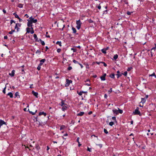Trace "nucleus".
Masks as SVG:
<instances>
[{"label":"nucleus","instance_id":"obj_1","mask_svg":"<svg viewBox=\"0 0 156 156\" xmlns=\"http://www.w3.org/2000/svg\"><path fill=\"white\" fill-rule=\"evenodd\" d=\"M118 110L116 109H114L112 110V112L114 114H115L116 115H117L119 113L122 114L123 113V111L122 110L119 109V108H118Z\"/></svg>","mask_w":156,"mask_h":156},{"label":"nucleus","instance_id":"obj_2","mask_svg":"<svg viewBox=\"0 0 156 156\" xmlns=\"http://www.w3.org/2000/svg\"><path fill=\"white\" fill-rule=\"evenodd\" d=\"M76 24H77V26H76V27L77 29L79 30L80 28V27L81 24V23L80 22V21L79 20H77L76 21Z\"/></svg>","mask_w":156,"mask_h":156},{"label":"nucleus","instance_id":"obj_3","mask_svg":"<svg viewBox=\"0 0 156 156\" xmlns=\"http://www.w3.org/2000/svg\"><path fill=\"white\" fill-rule=\"evenodd\" d=\"M138 109V108L137 107L135 110V111L133 112V113L135 115H141L140 112L139 111Z\"/></svg>","mask_w":156,"mask_h":156},{"label":"nucleus","instance_id":"obj_4","mask_svg":"<svg viewBox=\"0 0 156 156\" xmlns=\"http://www.w3.org/2000/svg\"><path fill=\"white\" fill-rule=\"evenodd\" d=\"M27 21H28V22L27 23V26L28 27H32V22L29 19H28L27 20Z\"/></svg>","mask_w":156,"mask_h":156},{"label":"nucleus","instance_id":"obj_5","mask_svg":"<svg viewBox=\"0 0 156 156\" xmlns=\"http://www.w3.org/2000/svg\"><path fill=\"white\" fill-rule=\"evenodd\" d=\"M66 86H68L70 83H71L72 81L71 80H69L68 79L66 80Z\"/></svg>","mask_w":156,"mask_h":156},{"label":"nucleus","instance_id":"obj_6","mask_svg":"<svg viewBox=\"0 0 156 156\" xmlns=\"http://www.w3.org/2000/svg\"><path fill=\"white\" fill-rule=\"evenodd\" d=\"M6 125V122H5L3 120L0 119V128L3 125Z\"/></svg>","mask_w":156,"mask_h":156},{"label":"nucleus","instance_id":"obj_7","mask_svg":"<svg viewBox=\"0 0 156 156\" xmlns=\"http://www.w3.org/2000/svg\"><path fill=\"white\" fill-rule=\"evenodd\" d=\"M106 74L104 73L103 75L101 76L100 77L101 80H105V76H106Z\"/></svg>","mask_w":156,"mask_h":156},{"label":"nucleus","instance_id":"obj_8","mask_svg":"<svg viewBox=\"0 0 156 156\" xmlns=\"http://www.w3.org/2000/svg\"><path fill=\"white\" fill-rule=\"evenodd\" d=\"M32 94L36 98L37 97L38 95V93L37 92H35L34 90H33L32 92Z\"/></svg>","mask_w":156,"mask_h":156},{"label":"nucleus","instance_id":"obj_9","mask_svg":"<svg viewBox=\"0 0 156 156\" xmlns=\"http://www.w3.org/2000/svg\"><path fill=\"white\" fill-rule=\"evenodd\" d=\"M155 47H154L152 48L151 51V55H152V54L154 53V52H153V51H155V50L156 49V44H155Z\"/></svg>","mask_w":156,"mask_h":156},{"label":"nucleus","instance_id":"obj_10","mask_svg":"<svg viewBox=\"0 0 156 156\" xmlns=\"http://www.w3.org/2000/svg\"><path fill=\"white\" fill-rule=\"evenodd\" d=\"M84 114V112H80L79 113L77 114V116H82Z\"/></svg>","mask_w":156,"mask_h":156},{"label":"nucleus","instance_id":"obj_11","mask_svg":"<svg viewBox=\"0 0 156 156\" xmlns=\"http://www.w3.org/2000/svg\"><path fill=\"white\" fill-rule=\"evenodd\" d=\"M15 70H13L12 71V73H9V75L10 76H13L14 75V73H15Z\"/></svg>","mask_w":156,"mask_h":156},{"label":"nucleus","instance_id":"obj_12","mask_svg":"<svg viewBox=\"0 0 156 156\" xmlns=\"http://www.w3.org/2000/svg\"><path fill=\"white\" fill-rule=\"evenodd\" d=\"M30 21L32 22V23H35L37 22V19H30Z\"/></svg>","mask_w":156,"mask_h":156},{"label":"nucleus","instance_id":"obj_13","mask_svg":"<svg viewBox=\"0 0 156 156\" xmlns=\"http://www.w3.org/2000/svg\"><path fill=\"white\" fill-rule=\"evenodd\" d=\"M44 115V116H45L46 115V113L44 112H40L39 113V115Z\"/></svg>","mask_w":156,"mask_h":156},{"label":"nucleus","instance_id":"obj_14","mask_svg":"<svg viewBox=\"0 0 156 156\" xmlns=\"http://www.w3.org/2000/svg\"><path fill=\"white\" fill-rule=\"evenodd\" d=\"M146 101V99L145 98H141V101L140 102V103H142L143 104H144L145 103Z\"/></svg>","mask_w":156,"mask_h":156},{"label":"nucleus","instance_id":"obj_15","mask_svg":"<svg viewBox=\"0 0 156 156\" xmlns=\"http://www.w3.org/2000/svg\"><path fill=\"white\" fill-rule=\"evenodd\" d=\"M7 95L9 96L11 98H12L13 97V94L11 92L7 94Z\"/></svg>","mask_w":156,"mask_h":156},{"label":"nucleus","instance_id":"obj_16","mask_svg":"<svg viewBox=\"0 0 156 156\" xmlns=\"http://www.w3.org/2000/svg\"><path fill=\"white\" fill-rule=\"evenodd\" d=\"M79 137H77L76 140V141L78 143V146L80 147V146H81V144H80V142L79 141Z\"/></svg>","mask_w":156,"mask_h":156},{"label":"nucleus","instance_id":"obj_17","mask_svg":"<svg viewBox=\"0 0 156 156\" xmlns=\"http://www.w3.org/2000/svg\"><path fill=\"white\" fill-rule=\"evenodd\" d=\"M13 15L15 16V18H19V16H18V15L16 14V12L14 13H13Z\"/></svg>","mask_w":156,"mask_h":156},{"label":"nucleus","instance_id":"obj_18","mask_svg":"<svg viewBox=\"0 0 156 156\" xmlns=\"http://www.w3.org/2000/svg\"><path fill=\"white\" fill-rule=\"evenodd\" d=\"M72 30L73 31V33H75L76 32V30L75 28L73 27L72 28Z\"/></svg>","mask_w":156,"mask_h":156},{"label":"nucleus","instance_id":"obj_19","mask_svg":"<svg viewBox=\"0 0 156 156\" xmlns=\"http://www.w3.org/2000/svg\"><path fill=\"white\" fill-rule=\"evenodd\" d=\"M34 39L36 40V41H37L38 38L36 34H34Z\"/></svg>","mask_w":156,"mask_h":156},{"label":"nucleus","instance_id":"obj_20","mask_svg":"<svg viewBox=\"0 0 156 156\" xmlns=\"http://www.w3.org/2000/svg\"><path fill=\"white\" fill-rule=\"evenodd\" d=\"M40 41H41V43L42 45H45V43L43 41H42L41 39H40Z\"/></svg>","mask_w":156,"mask_h":156},{"label":"nucleus","instance_id":"obj_21","mask_svg":"<svg viewBox=\"0 0 156 156\" xmlns=\"http://www.w3.org/2000/svg\"><path fill=\"white\" fill-rule=\"evenodd\" d=\"M118 55L117 54H116L114 56L113 58L114 59L116 60L118 58Z\"/></svg>","mask_w":156,"mask_h":156},{"label":"nucleus","instance_id":"obj_22","mask_svg":"<svg viewBox=\"0 0 156 156\" xmlns=\"http://www.w3.org/2000/svg\"><path fill=\"white\" fill-rule=\"evenodd\" d=\"M19 93L18 92H16L15 94V97H17V96H18L19 97V98H20V95H19Z\"/></svg>","mask_w":156,"mask_h":156},{"label":"nucleus","instance_id":"obj_23","mask_svg":"<svg viewBox=\"0 0 156 156\" xmlns=\"http://www.w3.org/2000/svg\"><path fill=\"white\" fill-rule=\"evenodd\" d=\"M56 44H58L60 46H62L61 42V41H58L56 43Z\"/></svg>","mask_w":156,"mask_h":156},{"label":"nucleus","instance_id":"obj_24","mask_svg":"<svg viewBox=\"0 0 156 156\" xmlns=\"http://www.w3.org/2000/svg\"><path fill=\"white\" fill-rule=\"evenodd\" d=\"M102 52L104 54H106V50L105 48H103L101 50Z\"/></svg>","mask_w":156,"mask_h":156},{"label":"nucleus","instance_id":"obj_25","mask_svg":"<svg viewBox=\"0 0 156 156\" xmlns=\"http://www.w3.org/2000/svg\"><path fill=\"white\" fill-rule=\"evenodd\" d=\"M65 103L64 102V101H62V102H61V106H65Z\"/></svg>","mask_w":156,"mask_h":156},{"label":"nucleus","instance_id":"obj_26","mask_svg":"<svg viewBox=\"0 0 156 156\" xmlns=\"http://www.w3.org/2000/svg\"><path fill=\"white\" fill-rule=\"evenodd\" d=\"M77 93H78V94L80 96H81V95H82V94L83 93V91H80L79 93H78V91H77Z\"/></svg>","mask_w":156,"mask_h":156},{"label":"nucleus","instance_id":"obj_27","mask_svg":"<svg viewBox=\"0 0 156 156\" xmlns=\"http://www.w3.org/2000/svg\"><path fill=\"white\" fill-rule=\"evenodd\" d=\"M37 110H36L35 112H33L31 111H29L30 113L32 115H34L37 112Z\"/></svg>","mask_w":156,"mask_h":156},{"label":"nucleus","instance_id":"obj_28","mask_svg":"<svg viewBox=\"0 0 156 156\" xmlns=\"http://www.w3.org/2000/svg\"><path fill=\"white\" fill-rule=\"evenodd\" d=\"M30 29H32V30L30 32V33L31 34H33L34 32V31L33 30V28L32 27H31Z\"/></svg>","mask_w":156,"mask_h":156},{"label":"nucleus","instance_id":"obj_29","mask_svg":"<svg viewBox=\"0 0 156 156\" xmlns=\"http://www.w3.org/2000/svg\"><path fill=\"white\" fill-rule=\"evenodd\" d=\"M112 92V88H111L110 90L108 91V93L109 94H110Z\"/></svg>","mask_w":156,"mask_h":156},{"label":"nucleus","instance_id":"obj_30","mask_svg":"<svg viewBox=\"0 0 156 156\" xmlns=\"http://www.w3.org/2000/svg\"><path fill=\"white\" fill-rule=\"evenodd\" d=\"M30 29H31L30 28H29L28 27H27V28L26 29V30H27V33H30Z\"/></svg>","mask_w":156,"mask_h":156},{"label":"nucleus","instance_id":"obj_31","mask_svg":"<svg viewBox=\"0 0 156 156\" xmlns=\"http://www.w3.org/2000/svg\"><path fill=\"white\" fill-rule=\"evenodd\" d=\"M45 59H42L40 61V62L43 64L45 62Z\"/></svg>","mask_w":156,"mask_h":156},{"label":"nucleus","instance_id":"obj_32","mask_svg":"<svg viewBox=\"0 0 156 156\" xmlns=\"http://www.w3.org/2000/svg\"><path fill=\"white\" fill-rule=\"evenodd\" d=\"M62 107V109L63 111H64L66 109L67 107L65 105L63 106Z\"/></svg>","mask_w":156,"mask_h":156},{"label":"nucleus","instance_id":"obj_33","mask_svg":"<svg viewBox=\"0 0 156 156\" xmlns=\"http://www.w3.org/2000/svg\"><path fill=\"white\" fill-rule=\"evenodd\" d=\"M114 124V123L113 122H109V125L111 126H112Z\"/></svg>","mask_w":156,"mask_h":156},{"label":"nucleus","instance_id":"obj_34","mask_svg":"<svg viewBox=\"0 0 156 156\" xmlns=\"http://www.w3.org/2000/svg\"><path fill=\"white\" fill-rule=\"evenodd\" d=\"M110 77L111 78H115V75L114 74H112L110 75Z\"/></svg>","mask_w":156,"mask_h":156},{"label":"nucleus","instance_id":"obj_35","mask_svg":"<svg viewBox=\"0 0 156 156\" xmlns=\"http://www.w3.org/2000/svg\"><path fill=\"white\" fill-rule=\"evenodd\" d=\"M6 86H5V87H4L3 90L2 91V92L4 94L5 93V89H6Z\"/></svg>","mask_w":156,"mask_h":156},{"label":"nucleus","instance_id":"obj_36","mask_svg":"<svg viewBox=\"0 0 156 156\" xmlns=\"http://www.w3.org/2000/svg\"><path fill=\"white\" fill-rule=\"evenodd\" d=\"M104 133L106 134H107L108 133V132L107 130L105 129H104Z\"/></svg>","mask_w":156,"mask_h":156},{"label":"nucleus","instance_id":"obj_37","mask_svg":"<svg viewBox=\"0 0 156 156\" xmlns=\"http://www.w3.org/2000/svg\"><path fill=\"white\" fill-rule=\"evenodd\" d=\"M15 32V30H12L11 31L9 32V34H12L13 32Z\"/></svg>","mask_w":156,"mask_h":156},{"label":"nucleus","instance_id":"obj_38","mask_svg":"<svg viewBox=\"0 0 156 156\" xmlns=\"http://www.w3.org/2000/svg\"><path fill=\"white\" fill-rule=\"evenodd\" d=\"M73 62L75 64H78L79 63L77 61H76V60L74 59L73 60Z\"/></svg>","mask_w":156,"mask_h":156},{"label":"nucleus","instance_id":"obj_39","mask_svg":"<svg viewBox=\"0 0 156 156\" xmlns=\"http://www.w3.org/2000/svg\"><path fill=\"white\" fill-rule=\"evenodd\" d=\"M133 69V68L132 67H129L127 68V71H130L131 69Z\"/></svg>","mask_w":156,"mask_h":156},{"label":"nucleus","instance_id":"obj_40","mask_svg":"<svg viewBox=\"0 0 156 156\" xmlns=\"http://www.w3.org/2000/svg\"><path fill=\"white\" fill-rule=\"evenodd\" d=\"M112 119L113 120H114L115 122H117V121H116V117H115V116L112 117Z\"/></svg>","mask_w":156,"mask_h":156},{"label":"nucleus","instance_id":"obj_41","mask_svg":"<svg viewBox=\"0 0 156 156\" xmlns=\"http://www.w3.org/2000/svg\"><path fill=\"white\" fill-rule=\"evenodd\" d=\"M122 74H123L125 76H127V71H125L124 72V73H122Z\"/></svg>","mask_w":156,"mask_h":156},{"label":"nucleus","instance_id":"obj_42","mask_svg":"<svg viewBox=\"0 0 156 156\" xmlns=\"http://www.w3.org/2000/svg\"><path fill=\"white\" fill-rule=\"evenodd\" d=\"M101 63L103 64V65H104V66L105 67H106L107 66L106 64L104 62H101Z\"/></svg>","mask_w":156,"mask_h":156},{"label":"nucleus","instance_id":"obj_43","mask_svg":"<svg viewBox=\"0 0 156 156\" xmlns=\"http://www.w3.org/2000/svg\"><path fill=\"white\" fill-rule=\"evenodd\" d=\"M36 148L37 149V150H39L40 147H39L38 145H36Z\"/></svg>","mask_w":156,"mask_h":156},{"label":"nucleus","instance_id":"obj_44","mask_svg":"<svg viewBox=\"0 0 156 156\" xmlns=\"http://www.w3.org/2000/svg\"><path fill=\"white\" fill-rule=\"evenodd\" d=\"M149 76H155V74L154 73H153L152 74L149 75Z\"/></svg>","mask_w":156,"mask_h":156},{"label":"nucleus","instance_id":"obj_45","mask_svg":"<svg viewBox=\"0 0 156 156\" xmlns=\"http://www.w3.org/2000/svg\"><path fill=\"white\" fill-rule=\"evenodd\" d=\"M122 74H117V78H119L120 76H121Z\"/></svg>","mask_w":156,"mask_h":156},{"label":"nucleus","instance_id":"obj_46","mask_svg":"<svg viewBox=\"0 0 156 156\" xmlns=\"http://www.w3.org/2000/svg\"><path fill=\"white\" fill-rule=\"evenodd\" d=\"M96 145L98 146L100 148H101L102 147V145L101 144H96Z\"/></svg>","mask_w":156,"mask_h":156},{"label":"nucleus","instance_id":"obj_47","mask_svg":"<svg viewBox=\"0 0 156 156\" xmlns=\"http://www.w3.org/2000/svg\"><path fill=\"white\" fill-rule=\"evenodd\" d=\"M23 6V5L22 4H19L18 7L20 8H22Z\"/></svg>","mask_w":156,"mask_h":156},{"label":"nucleus","instance_id":"obj_48","mask_svg":"<svg viewBox=\"0 0 156 156\" xmlns=\"http://www.w3.org/2000/svg\"><path fill=\"white\" fill-rule=\"evenodd\" d=\"M64 128V126H62L60 127V130H61Z\"/></svg>","mask_w":156,"mask_h":156},{"label":"nucleus","instance_id":"obj_49","mask_svg":"<svg viewBox=\"0 0 156 156\" xmlns=\"http://www.w3.org/2000/svg\"><path fill=\"white\" fill-rule=\"evenodd\" d=\"M91 148H89L88 147L87 150V151L90 152L91 151Z\"/></svg>","mask_w":156,"mask_h":156},{"label":"nucleus","instance_id":"obj_50","mask_svg":"<svg viewBox=\"0 0 156 156\" xmlns=\"http://www.w3.org/2000/svg\"><path fill=\"white\" fill-rule=\"evenodd\" d=\"M37 69L38 70H40L41 69V66H38Z\"/></svg>","mask_w":156,"mask_h":156},{"label":"nucleus","instance_id":"obj_51","mask_svg":"<svg viewBox=\"0 0 156 156\" xmlns=\"http://www.w3.org/2000/svg\"><path fill=\"white\" fill-rule=\"evenodd\" d=\"M132 12H130L129 11H128L127 12V14L128 15H131V13H132Z\"/></svg>","mask_w":156,"mask_h":156},{"label":"nucleus","instance_id":"obj_52","mask_svg":"<svg viewBox=\"0 0 156 156\" xmlns=\"http://www.w3.org/2000/svg\"><path fill=\"white\" fill-rule=\"evenodd\" d=\"M71 50H73L74 52H75L76 51V49H74V48H71Z\"/></svg>","mask_w":156,"mask_h":156},{"label":"nucleus","instance_id":"obj_53","mask_svg":"<svg viewBox=\"0 0 156 156\" xmlns=\"http://www.w3.org/2000/svg\"><path fill=\"white\" fill-rule=\"evenodd\" d=\"M61 51V49L60 48H58L57 50V52L58 53L60 52Z\"/></svg>","mask_w":156,"mask_h":156},{"label":"nucleus","instance_id":"obj_54","mask_svg":"<svg viewBox=\"0 0 156 156\" xmlns=\"http://www.w3.org/2000/svg\"><path fill=\"white\" fill-rule=\"evenodd\" d=\"M71 69H72V67H71V66H69V67H68V70H71Z\"/></svg>","mask_w":156,"mask_h":156},{"label":"nucleus","instance_id":"obj_55","mask_svg":"<svg viewBox=\"0 0 156 156\" xmlns=\"http://www.w3.org/2000/svg\"><path fill=\"white\" fill-rule=\"evenodd\" d=\"M11 24H12L13 23H15V22L13 20H11L10 21Z\"/></svg>","mask_w":156,"mask_h":156},{"label":"nucleus","instance_id":"obj_56","mask_svg":"<svg viewBox=\"0 0 156 156\" xmlns=\"http://www.w3.org/2000/svg\"><path fill=\"white\" fill-rule=\"evenodd\" d=\"M93 136H94L95 137H97V139L98 140V136H95V135H91V137H92Z\"/></svg>","mask_w":156,"mask_h":156},{"label":"nucleus","instance_id":"obj_57","mask_svg":"<svg viewBox=\"0 0 156 156\" xmlns=\"http://www.w3.org/2000/svg\"><path fill=\"white\" fill-rule=\"evenodd\" d=\"M18 19L19 20V21L20 22H22L23 21V20L22 19H20L19 17V18H18Z\"/></svg>","mask_w":156,"mask_h":156},{"label":"nucleus","instance_id":"obj_58","mask_svg":"<svg viewBox=\"0 0 156 156\" xmlns=\"http://www.w3.org/2000/svg\"><path fill=\"white\" fill-rule=\"evenodd\" d=\"M17 25H18V24H16L15 26V29H16V28H18Z\"/></svg>","mask_w":156,"mask_h":156},{"label":"nucleus","instance_id":"obj_59","mask_svg":"<svg viewBox=\"0 0 156 156\" xmlns=\"http://www.w3.org/2000/svg\"><path fill=\"white\" fill-rule=\"evenodd\" d=\"M79 64L81 68H83V66L81 64L79 63Z\"/></svg>","mask_w":156,"mask_h":156},{"label":"nucleus","instance_id":"obj_60","mask_svg":"<svg viewBox=\"0 0 156 156\" xmlns=\"http://www.w3.org/2000/svg\"><path fill=\"white\" fill-rule=\"evenodd\" d=\"M7 38H8V37L7 36H5L4 37V39H7Z\"/></svg>","mask_w":156,"mask_h":156},{"label":"nucleus","instance_id":"obj_61","mask_svg":"<svg viewBox=\"0 0 156 156\" xmlns=\"http://www.w3.org/2000/svg\"><path fill=\"white\" fill-rule=\"evenodd\" d=\"M104 97L105 98H106L107 97V94H105V95H104Z\"/></svg>","mask_w":156,"mask_h":156},{"label":"nucleus","instance_id":"obj_62","mask_svg":"<svg viewBox=\"0 0 156 156\" xmlns=\"http://www.w3.org/2000/svg\"><path fill=\"white\" fill-rule=\"evenodd\" d=\"M85 85H87L88 86H90V83H86L85 84Z\"/></svg>","mask_w":156,"mask_h":156},{"label":"nucleus","instance_id":"obj_63","mask_svg":"<svg viewBox=\"0 0 156 156\" xmlns=\"http://www.w3.org/2000/svg\"><path fill=\"white\" fill-rule=\"evenodd\" d=\"M26 16L27 18H28L29 17V16H28V15L27 14H26L24 16Z\"/></svg>","mask_w":156,"mask_h":156},{"label":"nucleus","instance_id":"obj_64","mask_svg":"<svg viewBox=\"0 0 156 156\" xmlns=\"http://www.w3.org/2000/svg\"><path fill=\"white\" fill-rule=\"evenodd\" d=\"M43 63L40 62L38 66H42L43 65Z\"/></svg>","mask_w":156,"mask_h":156}]
</instances>
